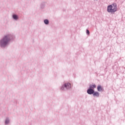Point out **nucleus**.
<instances>
[{
    "mask_svg": "<svg viewBox=\"0 0 125 125\" xmlns=\"http://www.w3.org/2000/svg\"><path fill=\"white\" fill-rule=\"evenodd\" d=\"M118 11V6L116 3H113L111 5L107 6V12L109 13H115Z\"/></svg>",
    "mask_w": 125,
    "mask_h": 125,
    "instance_id": "nucleus-1",
    "label": "nucleus"
},
{
    "mask_svg": "<svg viewBox=\"0 0 125 125\" xmlns=\"http://www.w3.org/2000/svg\"><path fill=\"white\" fill-rule=\"evenodd\" d=\"M9 41H10V36L9 35H5L0 41V44L1 47L5 46L8 43Z\"/></svg>",
    "mask_w": 125,
    "mask_h": 125,
    "instance_id": "nucleus-2",
    "label": "nucleus"
},
{
    "mask_svg": "<svg viewBox=\"0 0 125 125\" xmlns=\"http://www.w3.org/2000/svg\"><path fill=\"white\" fill-rule=\"evenodd\" d=\"M87 92L88 94H93L94 93V90L90 88V89L87 90Z\"/></svg>",
    "mask_w": 125,
    "mask_h": 125,
    "instance_id": "nucleus-3",
    "label": "nucleus"
},
{
    "mask_svg": "<svg viewBox=\"0 0 125 125\" xmlns=\"http://www.w3.org/2000/svg\"><path fill=\"white\" fill-rule=\"evenodd\" d=\"M64 87H66V88H71V83H65Z\"/></svg>",
    "mask_w": 125,
    "mask_h": 125,
    "instance_id": "nucleus-4",
    "label": "nucleus"
},
{
    "mask_svg": "<svg viewBox=\"0 0 125 125\" xmlns=\"http://www.w3.org/2000/svg\"><path fill=\"white\" fill-rule=\"evenodd\" d=\"M93 96H96V97H99V93L98 92H94L93 93Z\"/></svg>",
    "mask_w": 125,
    "mask_h": 125,
    "instance_id": "nucleus-5",
    "label": "nucleus"
},
{
    "mask_svg": "<svg viewBox=\"0 0 125 125\" xmlns=\"http://www.w3.org/2000/svg\"><path fill=\"white\" fill-rule=\"evenodd\" d=\"M98 91H101L102 90V87L101 85H98L97 87Z\"/></svg>",
    "mask_w": 125,
    "mask_h": 125,
    "instance_id": "nucleus-6",
    "label": "nucleus"
},
{
    "mask_svg": "<svg viewBox=\"0 0 125 125\" xmlns=\"http://www.w3.org/2000/svg\"><path fill=\"white\" fill-rule=\"evenodd\" d=\"M95 87H96V85L94 84H91L90 85V88H95Z\"/></svg>",
    "mask_w": 125,
    "mask_h": 125,
    "instance_id": "nucleus-7",
    "label": "nucleus"
},
{
    "mask_svg": "<svg viewBox=\"0 0 125 125\" xmlns=\"http://www.w3.org/2000/svg\"><path fill=\"white\" fill-rule=\"evenodd\" d=\"M13 18L14 19H15V20H17V19H18V17L16 15H14L13 16Z\"/></svg>",
    "mask_w": 125,
    "mask_h": 125,
    "instance_id": "nucleus-8",
    "label": "nucleus"
},
{
    "mask_svg": "<svg viewBox=\"0 0 125 125\" xmlns=\"http://www.w3.org/2000/svg\"><path fill=\"white\" fill-rule=\"evenodd\" d=\"M44 23H45L46 24V25H47V24H49V21H48V20H45L44 21Z\"/></svg>",
    "mask_w": 125,
    "mask_h": 125,
    "instance_id": "nucleus-9",
    "label": "nucleus"
},
{
    "mask_svg": "<svg viewBox=\"0 0 125 125\" xmlns=\"http://www.w3.org/2000/svg\"><path fill=\"white\" fill-rule=\"evenodd\" d=\"M9 123V120L8 119H6L5 121V124H7Z\"/></svg>",
    "mask_w": 125,
    "mask_h": 125,
    "instance_id": "nucleus-10",
    "label": "nucleus"
},
{
    "mask_svg": "<svg viewBox=\"0 0 125 125\" xmlns=\"http://www.w3.org/2000/svg\"><path fill=\"white\" fill-rule=\"evenodd\" d=\"M86 34H87V35H89V31L88 30H86Z\"/></svg>",
    "mask_w": 125,
    "mask_h": 125,
    "instance_id": "nucleus-11",
    "label": "nucleus"
},
{
    "mask_svg": "<svg viewBox=\"0 0 125 125\" xmlns=\"http://www.w3.org/2000/svg\"><path fill=\"white\" fill-rule=\"evenodd\" d=\"M61 89H62V90H64V86H62V87H61Z\"/></svg>",
    "mask_w": 125,
    "mask_h": 125,
    "instance_id": "nucleus-12",
    "label": "nucleus"
}]
</instances>
